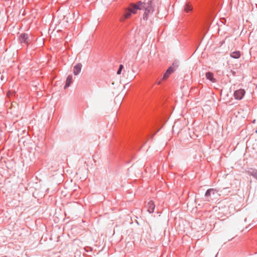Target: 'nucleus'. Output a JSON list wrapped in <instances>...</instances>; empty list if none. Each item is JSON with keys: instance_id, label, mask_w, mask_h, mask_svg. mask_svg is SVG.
I'll return each mask as SVG.
<instances>
[{"instance_id": "1", "label": "nucleus", "mask_w": 257, "mask_h": 257, "mask_svg": "<svg viewBox=\"0 0 257 257\" xmlns=\"http://www.w3.org/2000/svg\"><path fill=\"white\" fill-rule=\"evenodd\" d=\"M143 8H146V9H148V7L143 5V4L141 2H138L135 4L131 5L124 13V19H129L132 14H137L138 10H143Z\"/></svg>"}, {"instance_id": "2", "label": "nucleus", "mask_w": 257, "mask_h": 257, "mask_svg": "<svg viewBox=\"0 0 257 257\" xmlns=\"http://www.w3.org/2000/svg\"><path fill=\"white\" fill-rule=\"evenodd\" d=\"M139 2L143 3V5L148 7V9H146V8H143V9L145 10L143 19L147 20L150 15L152 14L154 11V7L155 6L154 0H143V1H139Z\"/></svg>"}, {"instance_id": "3", "label": "nucleus", "mask_w": 257, "mask_h": 257, "mask_svg": "<svg viewBox=\"0 0 257 257\" xmlns=\"http://www.w3.org/2000/svg\"><path fill=\"white\" fill-rule=\"evenodd\" d=\"M219 209L222 211V213L227 217L233 214L234 208L228 201L222 202Z\"/></svg>"}, {"instance_id": "4", "label": "nucleus", "mask_w": 257, "mask_h": 257, "mask_svg": "<svg viewBox=\"0 0 257 257\" xmlns=\"http://www.w3.org/2000/svg\"><path fill=\"white\" fill-rule=\"evenodd\" d=\"M245 94V90L242 89H240L236 90L234 93V96L235 99L240 100L242 98L243 96Z\"/></svg>"}, {"instance_id": "5", "label": "nucleus", "mask_w": 257, "mask_h": 257, "mask_svg": "<svg viewBox=\"0 0 257 257\" xmlns=\"http://www.w3.org/2000/svg\"><path fill=\"white\" fill-rule=\"evenodd\" d=\"M20 41L21 43H25L28 44L29 42V39L28 35L25 33L22 34L20 37Z\"/></svg>"}, {"instance_id": "6", "label": "nucleus", "mask_w": 257, "mask_h": 257, "mask_svg": "<svg viewBox=\"0 0 257 257\" xmlns=\"http://www.w3.org/2000/svg\"><path fill=\"white\" fill-rule=\"evenodd\" d=\"M82 65L80 63H78L75 65L73 69V73L75 75H78L81 71Z\"/></svg>"}, {"instance_id": "7", "label": "nucleus", "mask_w": 257, "mask_h": 257, "mask_svg": "<svg viewBox=\"0 0 257 257\" xmlns=\"http://www.w3.org/2000/svg\"><path fill=\"white\" fill-rule=\"evenodd\" d=\"M148 210L150 213H152L154 211L155 209V204L152 201H150L148 204Z\"/></svg>"}, {"instance_id": "8", "label": "nucleus", "mask_w": 257, "mask_h": 257, "mask_svg": "<svg viewBox=\"0 0 257 257\" xmlns=\"http://www.w3.org/2000/svg\"><path fill=\"white\" fill-rule=\"evenodd\" d=\"M72 82V76L71 75H69L67 78L64 88L65 89L67 87H69Z\"/></svg>"}, {"instance_id": "9", "label": "nucleus", "mask_w": 257, "mask_h": 257, "mask_svg": "<svg viewBox=\"0 0 257 257\" xmlns=\"http://www.w3.org/2000/svg\"><path fill=\"white\" fill-rule=\"evenodd\" d=\"M240 55V52L239 51H234L230 53V56L235 59L239 58Z\"/></svg>"}, {"instance_id": "10", "label": "nucleus", "mask_w": 257, "mask_h": 257, "mask_svg": "<svg viewBox=\"0 0 257 257\" xmlns=\"http://www.w3.org/2000/svg\"><path fill=\"white\" fill-rule=\"evenodd\" d=\"M206 78L210 81L214 82V79L213 78V74L211 72H207L206 73Z\"/></svg>"}, {"instance_id": "11", "label": "nucleus", "mask_w": 257, "mask_h": 257, "mask_svg": "<svg viewBox=\"0 0 257 257\" xmlns=\"http://www.w3.org/2000/svg\"><path fill=\"white\" fill-rule=\"evenodd\" d=\"M216 190H214V189H209L205 193V196L208 197L211 195V193L214 194L215 193H216Z\"/></svg>"}, {"instance_id": "12", "label": "nucleus", "mask_w": 257, "mask_h": 257, "mask_svg": "<svg viewBox=\"0 0 257 257\" xmlns=\"http://www.w3.org/2000/svg\"><path fill=\"white\" fill-rule=\"evenodd\" d=\"M192 10V7L189 4H186L184 7V10L186 13L190 12Z\"/></svg>"}, {"instance_id": "13", "label": "nucleus", "mask_w": 257, "mask_h": 257, "mask_svg": "<svg viewBox=\"0 0 257 257\" xmlns=\"http://www.w3.org/2000/svg\"><path fill=\"white\" fill-rule=\"evenodd\" d=\"M250 175L254 177L255 179H257V171L256 170H253L252 171L250 172Z\"/></svg>"}, {"instance_id": "14", "label": "nucleus", "mask_w": 257, "mask_h": 257, "mask_svg": "<svg viewBox=\"0 0 257 257\" xmlns=\"http://www.w3.org/2000/svg\"><path fill=\"white\" fill-rule=\"evenodd\" d=\"M170 75V74L169 73V72L166 71V72H165L163 76V80H166L169 77Z\"/></svg>"}, {"instance_id": "15", "label": "nucleus", "mask_w": 257, "mask_h": 257, "mask_svg": "<svg viewBox=\"0 0 257 257\" xmlns=\"http://www.w3.org/2000/svg\"><path fill=\"white\" fill-rule=\"evenodd\" d=\"M123 68V66L122 65H120L119 66V69L117 71V74L119 75L121 74V72Z\"/></svg>"}, {"instance_id": "16", "label": "nucleus", "mask_w": 257, "mask_h": 257, "mask_svg": "<svg viewBox=\"0 0 257 257\" xmlns=\"http://www.w3.org/2000/svg\"><path fill=\"white\" fill-rule=\"evenodd\" d=\"M179 66V64H178V62H174L173 64H172V65L171 66V67H173L175 70H176V69Z\"/></svg>"}, {"instance_id": "17", "label": "nucleus", "mask_w": 257, "mask_h": 257, "mask_svg": "<svg viewBox=\"0 0 257 257\" xmlns=\"http://www.w3.org/2000/svg\"><path fill=\"white\" fill-rule=\"evenodd\" d=\"M175 69L173 67H170L168 69H167V71L168 72H169V73L171 74V73H172L174 71H175Z\"/></svg>"}, {"instance_id": "18", "label": "nucleus", "mask_w": 257, "mask_h": 257, "mask_svg": "<svg viewBox=\"0 0 257 257\" xmlns=\"http://www.w3.org/2000/svg\"><path fill=\"white\" fill-rule=\"evenodd\" d=\"M125 71H125V70H124V72H123V76L124 77H127V74H125Z\"/></svg>"}]
</instances>
